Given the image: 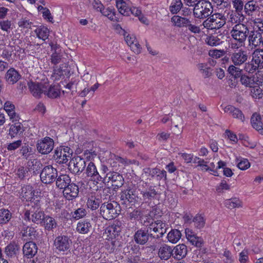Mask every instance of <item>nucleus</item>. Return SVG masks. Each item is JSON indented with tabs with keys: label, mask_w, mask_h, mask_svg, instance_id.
<instances>
[{
	"label": "nucleus",
	"mask_w": 263,
	"mask_h": 263,
	"mask_svg": "<svg viewBox=\"0 0 263 263\" xmlns=\"http://www.w3.org/2000/svg\"><path fill=\"white\" fill-rule=\"evenodd\" d=\"M193 19L178 15H174L171 18L173 26L177 28H187L192 33H199L200 32L199 27L192 24Z\"/></svg>",
	"instance_id": "obj_1"
},
{
	"label": "nucleus",
	"mask_w": 263,
	"mask_h": 263,
	"mask_svg": "<svg viewBox=\"0 0 263 263\" xmlns=\"http://www.w3.org/2000/svg\"><path fill=\"white\" fill-rule=\"evenodd\" d=\"M250 31L245 24H235L230 30V34L233 39L242 46L245 44Z\"/></svg>",
	"instance_id": "obj_2"
},
{
	"label": "nucleus",
	"mask_w": 263,
	"mask_h": 263,
	"mask_svg": "<svg viewBox=\"0 0 263 263\" xmlns=\"http://www.w3.org/2000/svg\"><path fill=\"white\" fill-rule=\"evenodd\" d=\"M231 48L234 49L230 55V60L235 66H241L249 58V53L242 48H239L237 43H232Z\"/></svg>",
	"instance_id": "obj_3"
},
{
	"label": "nucleus",
	"mask_w": 263,
	"mask_h": 263,
	"mask_svg": "<svg viewBox=\"0 0 263 263\" xmlns=\"http://www.w3.org/2000/svg\"><path fill=\"white\" fill-rule=\"evenodd\" d=\"M119 204L117 202H105L100 208V214L105 220H110L117 217Z\"/></svg>",
	"instance_id": "obj_4"
},
{
	"label": "nucleus",
	"mask_w": 263,
	"mask_h": 263,
	"mask_svg": "<svg viewBox=\"0 0 263 263\" xmlns=\"http://www.w3.org/2000/svg\"><path fill=\"white\" fill-rule=\"evenodd\" d=\"M226 18L223 14L215 13L205 20L202 23L203 26L208 29L217 30L226 24Z\"/></svg>",
	"instance_id": "obj_5"
},
{
	"label": "nucleus",
	"mask_w": 263,
	"mask_h": 263,
	"mask_svg": "<svg viewBox=\"0 0 263 263\" xmlns=\"http://www.w3.org/2000/svg\"><path fill=\"white\" fill-rule=\"evenodd\" d=\"M194 7L193 15L198 19H204L210 16L213 11L211 3L207 1H201Z\"/></svg>",
	"instance_id": "obj_6"
},
{
	"label": "nucleus",
	"mask_w": 263,
	"mask_h": 263,
	"mask_svg": "<svg viewBox=\"0 0 263 263\" xmlns=\"http://www.w3.org/2000/svg\"><path fill=\"white\" fill-rule=\"evenodd\" d=\"M46 215L43 211L37 208H33L25 212L24 219L37 224H43Z\"/></svg>",
	"instance_id": "obj_7"
},
{
	"label": "nucleus",
	"mask_w": 263,
	"mask_h": 263,
	"mask_svg": "<svg viewBox=\"0 0 263 263\" xmlns=\"http://www.w3.org/2000/svg\"><path fill=\"white\" fill-rule=\"evenodd\" d=\"M167 225L161 220H157L151 224L148 228L151 236L154 238L162 237L166 233Z\"/></svg>",
	"instance_id": "obj_8"
},
{
	"label": "nucleus",
	"mask_w": 263,
	"mask_h": 263,
	"mask_svg": "<svg viewBox=\"0 0 263 263\" xmlns=\"http://www.w3.org/2000/svg\"><path fill=\"white\" fill-rule=\"evenodd\" d=\"M87 163V162L85 158L77 156L70 160L69 169L72 174L79 175L85 171Z\"/></svg>",
	"instance_id": "obj_9"
},
{
	"label": "nucleus",
	"mask_w": 263,
	"mask_h": 263,
	"mask_svg": "<svg viewBox=\"0 0 263 263\" xmlns=\"http://www.w3.org/2000/svg\"><path fill=\"white\" fill-rule=\"evenodd\" d=\"M137 198L136 189L133 185L128 186L120 193L121 203L126 206L130 203H135Z\"/></svg>",
	"instance_id": "obj_10"
},
{
	"label": "nucleus",
	"mask_w": 263,
	"mask_h": 263,
	"mask_svg": "<svg viewBox=\"0 0 263 263\" xmlns=\"http://www.w3.org/2000/svg\"><path fill=\"white\" fill-rule=\"evenodd\" d=\"M54 140L49 137H45L37 140L36 142V149L39 153L42 155L49 154L54 148Z\"/></svg>",
	"instance_id": "obj_11"
},
{
	"label": "nucleus",
	"mask_w": 263,
	"mask_h": 263,
	"mask_svg": "<svg viewBox=\"0 0 263 263\" xmlns=\"http://www.w3.org/2000/svg\"><path fill=\"white\" fill-rule=\"evenodd\" d=\"M58 177V171L51 165L45 166L40 173L41 181L45 184L51 183Z\"/></svg>",
	"instance_id": "obj_12"
},
{
	"label": "nucleus",
	"mask_w": 263,
	"mask_h": 263,
	"mask_svg": "<svg viewBox=\"0 0 263 263\" xmlns=\"http://www.w3.org/2000/svg\"><path fill=\"white\" fill-rule=\"evenodd\" d=\"M85 173L86 176L90 178V179L97 184L100 182L103 181L104 178L102 174H100L97 168L92 162H88L85 168Z\"/></svg>",
	"instance_id": "obj_13"
},
{
	"label": "nucleus",
	"mask_w": 263,
	"mask_h": 263,
	"mask_svg": "<svg viewBox=\"0 0 263 263\" xmlns=\"http://www.w3.org/2000/svg\"><path fill=\"white\" fill-rule=\"evenodd\" d=\"M103 177V181L110 182L111 185L115 188L120 187L124 184V181L122 176L117 172H110Z\"/></svg>",
	"instance_id": "obj_14"
},
{
	"label": "nucleus",
	"mask_w": 263,
	"mask_h": 263,
	"mask_svg": "<svg viewBox=\"0 0 263 263\" xmlns=\"http://www.w3.org/2000/svg\"><path fill=\"white\" fill-rule=\"evenodd\" d=\"M71 240L67 236L61 235L57 237L54 241V246L59 251H68L71 245Z\"/></svg>",
	"instance_id": "obj_15"
},
{
	"label": "nucleus",
	"mask_w": 263,
	"mask_h": 263,
	"mask_svg": "<svg viewBox=\"0 0 263 263\" xmlns=\"http://www.w3.org/2000/svg\"><path fill=\"white\" fill-rule=\"evenodd\" d=\"M124 40L127 44L130 47L132 50L135 53L139 54L141 52V47L138 42L136 40V36L134 34H130L126 32L124 30H123Z\"/></svg>",
	"instance_id": "obj_16"
},
{
	"label": "nucleus",
	"mask_w": 263,
	"mask_h": 263,
	"mask_svg": "<svg viewBox=\"0 0 263 263\" xmlns=\"http://www.w3.org/2000/svg\"><path fill=\"white\" fill-rule=\"evenodd\" d=\"M28 86L33 96L36 98H41L42 95L44 94L46 89V86L45 84L32 81L29 82Z\"/></svg>",
	"instance_id": "obj_17"
},
{
	"label": "nucleus",
	"mask_w": 263,
	"mask_h": 263,
	"mask_svg": "<svg viewBox=\"0 0 263 263\" xmlns=\"http://www.w3.org/2000/svg\"><path fill=\"white\" fill-rule=\"evenodd\" d=\"M263 33L256 31L255 29L250 31L248 39L249 45L252 47L257 48L261 45Z\"/></svg>",
	"instance_id": "obj_18"
},
{
	"label": "nucleus",
	"mask_w": 263,
	"mask_h": 263,
	"mask_svg": "<svg viewBox=\"0 0 263 263\" xmlns=\"http://www.w3.org/2000/svg\"><path fill=\"white\" fill-rule=\"evenodd\" d=\"M259 5L257 0H245L244 12L246 15L250 16L259 11Z\"/></svg>",
	"instance_id": "obj_19"
},
{
	"label": "nucleus",
	"mask_w": 263,
	"mask_h": 263,
	"mask_svg": "<svg viewBox=\"0 0 263 263\" xmlns=\"http://www.w3.org/2000/svg\"><path fill=\"white\" fill-rule=\"evenodd\" d=\"M64 197L68 200H72L77 197L79 194V187L73 183H70L63 191Z\"/></svg>",
	"instance_id": "obj_20"
},
{
	"label": "nucleus",
	"mask_w": 263,
	"mask_h": 263,
	"mask_svg": "<svg viewBox=\"0 0 263 263\" xmlns=\"http://www.w3.org/2000/svg\"><path fill=\"white\" fill-rule=\"evenodd\" d=\"M185 236L190 243L196 247H201L203 243V239L198 237L191 229L187 228L185 230Z\"/></svg>",
	"instance_id": "obj_21"
},
{
	"label": "nucleus",
	"mask_w": 263,
	"mask_h": 263,
	"mask_svg": "<svg viewBox=\"0 0 263 263\" xmlns=\"http://www.w3.org/2000/svg\"><path fill=\"white\" fill-rule=\"evenodd\" d=\"M151 235L148 230L139 229L135 232L134 235L135 241L140 245H145Z\"/></svg>",
	"instance_id": "obj_22"
},
{
	"label": "nucleus",
	"mask_w": 263,
	"mask_h": 263,
	"mask_svg": "<svg viewBox=\"0 0 263 263\" xmlns=\"http://www.w3.org/2000/svg\"><path fill=\"white\" fill-rule=\"evenodd\" d=\"M116 6L121 14L125 16H129L131 14L132 5L129 1L116 0Z\"/></svg>",
	"instance_id": "obj_23"
},
{
	"label": "nucleus",
	"mask_w": 263,
	"mask_h": 263,
	"mask_svg": "<svg viewBox=\"0 0 263 263\" xmlns=\"http://www.w3.org/2000/svg\"><path fill=\"white\" fill-rule=\"evenodd\" d=\"M121 226V221L115 220L112 224L107 228L106 232L108 234L110 238H115L120 233Z\"/></svg>",
	"instance_id": "obj_24"
},
{
	"label": "nucleus",
	"mask_w": 263,
	"mask_h": 263,
	"mask_svg": "<svg viewBox=\"0 0 263 263\" xmlns=\"http://www.w3.org/2000/svg\"><path fill=\"white\" fill-rule=\"evenodd\" d=\"M37 248L36 244L32 241L27 242L23 247V254L27 258H32L37 253Z\"/></svg>",
	"instance_id": "obj_25"
},
{
	"label": "nucleus",
	"mask_w": 263,
	"mask_h": 263,
	"mask_svg": "<svg viewBox=\"0 0 263 263\" xmlns=\"http://www.w3.org/2000/svg\"><path fill=\"white\" fill-rule=\"evenodd\" d=\"M158 255L161 260H168L173 255V250L171 247L166 244L161 246L158 250Z\"/></svg>",
	"instance_id": "obj_26"
},
{
	"label": "nucleus",
	"mask_w": 263,
	"mask_h": 263,
	"mask_svg": "<svg viewBox=\"0 0 263 263\" xmlns=\"http://www.w3.org/2000/svg\"><path fill=\"white\" fill-rule=\"evenodd\" d=\"M18 229L23 237H30L31 239L36 235V231L33 227L27 226L23 222L20 224Z\"/></svg>",
	"instance_id": "obj_27"
},
{
	"label": "nucleus",
	"mask_w": 263,
	"mask_h": 263,
	"mask_svg": "<svg viewBox=\"0 0 263 263\" xmlns=\"http://www.w3.org/2000/svg\"><path fill=\"white\" fill-rule=\"evenodd\" d=\"M21 76L18 72L14 68H10L6 72L5 79L6 81L10 84L16 83L21 78Z\"/></svg>",
	"instance_id": "obj_28"
},
{
	"label": "nucleus",
	"mask_w": 263,
	"mask_h": 263,
	"mask_svg": "<svg viewBox=\"0 0 263 263\" xmlns=\"http://www.w3.org/2000/svg\"><path fill=\"white\" fill-rule=\"evenodd\" d=\"M24 128L22 123L18 122L10 126L9 129L8 135L13 139L20 136L24 132Z\"/></svg>",
	"instance_id": "obj_29"
},
{
	"label": "nucleus",
	"mask_w": 263,
	"mask_h": 263,
	"mask_svg": "<svg viewBox=\"0 0 263 263\" xmlns=\"http://www.w3.org/2000/svg\"><path fill=\"white\" fill-rule=\"evenodd\" d=\"M252 127L260 134L263 135V122L259 115L254 114L251 118Z\"/></svg>",
	"instance_id": "obj_30"
},
{
	"label": "nucleus",
	"mask_w": 263,
	"mask_h": 263,
	"mask_svg": "<svg viewBox=\"0 0 263 263\" xmlns=\"http://www.w3.org/2000/svg\"><path fill=\"white\" fill-rule=\"evenodd\" d=\"M252 60L259 69L263 68V49L256 48L252 53Z\"/></svg>",
	"instance_id": "obj_31"
},
{
	"label": "nucleus",
	"mask_w": 263,
	"mask_h": 263,
	"mask_svg": "<svg viewBox=\"0 0 263 263\" xmlns=\"http://www.w3.org/2000/svg\"><path fill=\"white\" fill-rule=\"evenodd\" d=\"M174 257L178 259H181L186 256L187 252V247L184 244L177 245L173 249Z\"/></svg>",
	"instance_id": "obj_32"
},
{
	"label": "nucleus",
	"mask_w": 263,
	"mask_h": 263,
	"mask_svg": "<svg viewBox=\"0 0 263 263\" xmlns=\"http://www.w3.org/2000/svg\"><path fill=\"white\" fill-rule=\"evenodd\" d=\"M141 194L142 195L143 200L148 202L156 199L158 193L155 190L154 186H150L145 191H141Z\"/></svg>",
	"instance_id": "obj_33"
},
{
	"label": "nucleus",
	"mask_w": 263,
	"mask_h": 263,
	"mask_svg": "<svg viewBox=\"0 0 263 263\" xmlns=\"http://www.w3.org/2000/svg\"><path fill=\"white\" fill-rule=\"evenodd\" d=\"M71 183V179L68 175L62 174L57 177L56 186L60 189H64Z\"/></svg>",
	"instance_id": "obj_34"
},
{
	"label": "nucleus",
	"mask_w": 263,
	"mask_h": 263,
	"mask_svg": "<svg viewBox=\"0 0 263 263\" xmlns=\"http://www.w3.org/2000/svg\"><path fill=\"white\" fill-rule=\"evenodd\" d=\"M69 157H70L67 156L66 153H63L62 148H57L54 150L53 158L57 163L59 164L66 163L68 161Z\"/></svg>",
	"instance_id": "obj_35"
},
{
	"label": "nucleus",
	"mask_w": 263,
	"mask_h": 263,
	"mask_svg": "<svg viewBox=\"0 0 263 263\" xmlns=\"http://www.w3.org/2000/svg\"><path fill=\"white\" fill-rule=\"evenodd\" d=\"M91 224L89 219H84L80 221L77 226V231L81 234H87L90 231Z\"/></svg>",
	"instance_id": "obj_36"
},
{
	"label": "nucleus",
	"mask_w": 263,
	"mask_h": 263,
	"mask_svg": "<svg viewBox=\"0 0 263 263\" xmlns=\"http://www.w3.org/2000/svg\"><path fill=\"white\" fill-rule=\"evenodd\" d=\"M20 195L23 200L30 201L34 196V191L29 185H26L22 187Z\"/></svg>",
	"instance_id": "obj_37"
},
{
	"label": "nucleus",
	"mask_w": 263,
	"mask_h": 263,
	"mask_svg": "<svg viewBox=\"0 0 263 263\" xmlns=\"http://www.w3.org/2000/svg\"><path fill=\"white\" fill-rule=\"evenodd\" d=\"M34 32L36 36L42 40L45 41L48 39L49 34V30L48 28L44 26H40L34 30Z\"/></svg>",
	"instance_id": "obj_38"
},
{
	"label": "nucleus",
	"mask_w": 263,
	"mask_h": 263,
	"mask_svg": "<svg viewBox=\"0 0 263 263\" xmlns=\"http://www.w3.org/2000/svg\"><path fill=\"white\" fill-rule=\"evenodd\" d=\"M181 232L177 229H172L167 234V240L172 243H177L181 237Z\"/></svg>",
	"instance_id": "obj_39"
},
{
	"label": "nucleus",
	"mask_w": 263,
	"mask_h": 263,
	"mask_svg": "<svg viewBox=\"0 0 263 263\" xmlns=\"http://www.w3.org/2000/svg\"><path fill=\"white\" fill-rule=\"evenodd\" d=\"M240 82L241 85L246 87L252 88L255 85V81L253 77L243 73L240 78Z\"/></svg>",
	"instance_id": "obj_40"
},
{
	"label": "nucleus",
	"mask_w": 263,
	"mask_h": 263,
	"mask_svg": "<svg viewBox=\"0 0 263 263\" xmlns=\"http://www.w3.org/2000/svg\"><path fill=\"white\" fill-rule=\"evenodd\" d=\"M44 95L51 99H55L60 95V91L58 86H50L48 88L46 87Z\"/></svg>",
	"instance_id": "obj_41"
},
{
	"label": "nucleus",
	"mask_w": 263,
	"mask_h": 263,
	"mask_svg": "<svg viewBox=\"0 0 263 263\" xmlns=\"http://www.w3.org/2000/svg\"><path fill=\"white\" fill-rule=\"evenodd\" d=\"M220 36H221V35H209L206 37L205 42L209 46H217L223 42Z\"/></svg>",
	"instance_id": "obj_42"
},
{
	"label": "nucleus",
	"mask_w": 263,
	"mask_h": 263,
	"mask_svg": "<svg viewBox=\"0 0 263 263\" xmlns=\"http://www.w3.org/2000/svg\"><path fill=\"white\" fill-rule=\"evenodd\" d=\"M182 7L181 0H173L169 7V10L172 14L176 15L181 10Z\"/></svg>",
	"instance_id": "obj_43"
},
{
	"label": "nucleus",
	"mask_w": 263,
	"mask_h": 263,
	"mask_svg": "<svg viewBox=\"0 0 263 263\" xmlns=\"http://www.w3.org/2000/svg\"><path fill=\"white\" fill-rule=\"evenodd\" d=\"M225 206L229 209H233L242 206V202L237 198H232L227 199L224 202Z\"/></svg>",
	"instance_id": "obj_44"
},
{
	"label": "nucleus",
	"mask_w": 263,
	"mask_h": 263,
	"mask_svg": "<svg viewBox=\"0 0 263 263\" xmlns=\"http://www.w3.org/2000/svg\"><path fill=\"white\" fill-rule=\"evenodd\" d=\"M243 69L246 72L248 73L253 74L258 69H259V67H257V65L256 64H255V62L253 60H251V61H249L247 62L243 63Z\"/></svg>",
	"instance_id": "obj_45"
},
{
	"label": "nucleus",
	"mask_w": 263,
	"mask_h": 263,
	"mask_svg": "<svg viewBox=\"0 0 263 263\" xmlns=\"http://www.w3.org/2000/svg\"><path fill=\"white\" fill-rule=\"evenodd\" d=\"M197 67L204 78H209L212 75V69L205 63H199Z\"/></svg>",
	"instance_id": "obj_46"
},
{
	"label": "nucleus",
	"mask_w": 263,
	"mask_h": 263,
	"mask_svg": "<svg viewBox=\"0 0 263 263\" xmlns=\"http://www.w3.org/2000/svg\"><path fill=\"white\" fill-rule=\"evenodd\" d=\"M18 246L14 242L10 243L5 247V253L9 257L14 256L18 250Z\"/></svg>",
	"instance_id": "obj_47"
},
{
	"label": "nucleus",
	"mask_w": 263,
	"mask_h": 263,
	"mask_svg": "<svg viewBox=\"0 0 263 263\" xmlns=\"http://www.w3.org/2000/svg\"><path fill=\"white\" fill-rule=\"evenodd\" d=\"M151 177L156 178L157 180H160L163 178L166 179V172L165 170L155 167L153 168L151 171Z\"/></svg>",
	"instance_id": "obj_48"
},
{
	"label": "nucleus",
	"mask_w": 263,
	"mask_h": 263,
	"mask_svg": "<svg viewBox=\"0 0 263 263\" xmlns=\"http://www.w3.org/2000/svg\"><path fill=\"white\" fill-rule=\"evenodd\" d=\"M194 223L195 227L197 229H200L204 227L205 223V219L201 214H197L192 221Z\"/></svg>",
	"instance_id": "obj_49"
},
{
	"label": "nucleus",
	"mask_w": 263,
	"mask_h": 263,
	"mask_svg": "<svg viewBox=\"0 0 263 263\" xmlns=\"http://www.w3.org/2000/svg\"><path fill=\"white\" fill-rule=\"evenodd\" d=\"M238 66L233 64L230 65L228 69L229 73L235 79L240 78L243 74L242 69L239 68Z\"/></svg>",
	"instance_id": "obj_50"
},
{
	"label": "nucleus",
	"mask_w": 263,
	"mask_h": 263,
	"mask_svg": "<svg viewBox=\"0 0 263 263\" xmlns=\"http://www.w3.org/2000/svg\"><path fill=\"white\" fill-rule=\"evenodd\" d=\"M87 214V211L85 208L81 207L78 208L73 212H71V216L74 220H79L84 218Z\"/></svg>",
	"instance_id": "obj_51"
},
{
	"label": "nucleus",
	"mask_w": 263,
	"mask_h": 263,
	"mask_svg": "<svg viewBox=\"0 0 263 263\" xmlns=\"http://www.w3.org/2000/svg\"><path fill=\"white\" fill-rule=\"evenodd\" d=\"M245 20V16L241 12H235L230 15V21L232 24H243Z\"/></svg>",
	"instance_id": "obj_52"
},
{
	"label": "nucleus",
	"mask_w": 263,
	"mask_h": 263,
	"mask_svg": "<svg viewBox=\"0 0 263 263\" xmlns=\"http://www.w3.org/2000/svg\"><path fill=\"white\" fill-rule=\"evenodd\" d=\"M12 215L7 209H0V224L7 223L11 219Z\"/></svg>",
	"instance_id": "obj_53"
},
{
	"label": "nucleus",
	"mask_w": 263,
	"mask_h": 263,
	"mask_svg": "<svg viewBox=\"0 0 263 263\" xmlns=\"http://www.w3.org/2000/svg\"><path fill=\"white\" fill-rule=\"evenodd\" d=\"M100 199L95 196H91L88 198L87 201V205L91 210L97 209L100 204Z\"/></svg>",
	"instance_id": "obj_54"
},
{
	"label": "nucleus",
	"mask_w": 263,
	"mask_h": 263,
	"mask_svg": "<svg viewBox=\"0 0 263 263\" xmlns=\"http://www.w3.org/2000/svg\"><path fill=\"white\" fill-rule=\"evenodd\" d=\"M43 224H45V229L47 230H51L55 228L57 225L55 220L49 216H45Z\"/></svg>",
	"instance_id": "obj_55"
},
{
	"label": "nucleus",
	"mask_w": 263,
	"mask_h": 263,
	"mask_svg": "<svg viewBox=\"0 0 263 263\" xmlns=\"http://www.w3.org/2000/svg\"><path fill=\"white\" fill-rule=\"evenodd\" d=\"M29 168L28 167H25L22 166H20L16 170L15 175L17 176V177L23 180L26 177L28 176Z\"/></svg>",
	"instance_id": "obj_56"
},
{
	"label": "nucleus",
	"mask_w": 263,
	"mask_h": 263,
	"mask_svg": "<svg viewBox=\"0 0 263 263\" xmlns=\"http://www.w3.org/2000/svg\"><path fill=\"white\" fill-rule=\"evenodd\" d=\"M131 14L135 16H138L140 22L143 23L147 22V18L142 14V12L140 9L136 7L132 6L131 7Z\"/></svg>",
	"instance_id": "obj_57"
},
{
	"label": "nucleus",
	"mask_w": 263,
	"mask_h": 263,
	"mask_svg": "<svg viewBox=\"0 0 263 263\" xmlns=\"http://www.w3.org/2000/svg\"><path fill=\"white\" fill-rule=\"evenodd\" d=\"M101 13L104 16L107 17L111 21L115 20V10L112 7H108L106 9L103 8Z\"/></svg>",
	"instance_id": "obj_58"
},
{
	"label": "nucleus",
	"mask_w": 263,
	"mask_h": 263,
	"mask_svg": "<svg viewBox=\"0 0 263 263\" xmlns=\"http://www.w3.org/2000/svg\"><path fill=\"white\" fill-rule=\"evenodd\" d=\"M233 8L236 12H241L245 8V0H231Z\"/></svg>",
	"instance_id": "obj_59"
},
{
	"label": "nucleus",
	"mask_w": 263,
	"mask_h": 263,
	"mask_svg": "<svg viewBox=\"0 0 263 263\" xmlns=\"http://www.w3.org/2000/svg\"><path fill=\"white\" fill-rule=\"evenodd\" d=\"M143 216L142 212L140 210H134L132 212L128 213V218L131 221L139 220Z\"/></svg>",
	"instance_id": "obj_60"
},
{
	"label": "nucleus",
	"mask_w": 263,
	"mask_h": 263,
	"mask_svg": "<svg viewBox=\"0 0 263 263\" xmlns=\"http://www.w3.org/2000/svg\"><path fill=\"white\" fill-rule=\"evenodd\" d=\"M224 54L225 51L224 50L212 49L209 51V56L216 59L222 57Z\"/></svg>",
	"instance_id": "obj_61"
},
{
	"label": "nucleus",
	"mask_w": 263,
	"mask_h": 263,
	"mask_svg": "<svg viewBox=\"0 0 263 263\" xmlns=\"http://www.w3.org/2000/svg\"><path fill=\"white\" fill-rule=\"evenodd\" d=\"M231 115L233 118L237 119L241 122H243L245 120V116L242 111L238 108H235V107L232 110Z\"/></svg>",
	"instance_id": "obj_62"
},
{
	"label": "nucleus",
	"mask_w": 263,
	"mask_h": 263,
	"mask_svg": "<svg viewBox=\"0 0 263 263\" xmlns=\"http://www.w3.org/2000/svg\"><path fill=\"white\" fill-rule=\"evenodd\" d=\"M252 22L254 25V29L258 32L263 33V20L260 18H256Z\"/></svg>",
	"instance_id": "obj_63"
},
{
	"label": "nucleus",
	"mask_w": 263,
	"mask_h": 263,
	"mask_svg": "<svg viewBox=\"0 0 263 263\" xmlns=\"http://www.w3.org/2000/svg\"><path fill=\"white\" fill-rule=\"evenodd\" d=\"M251 90L252 96L256 99H260L263 97V90L259 87H253Z\"/></svg>",
	"instance_id": "obj_64"
}]
</instances>
